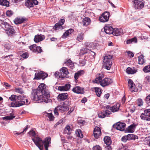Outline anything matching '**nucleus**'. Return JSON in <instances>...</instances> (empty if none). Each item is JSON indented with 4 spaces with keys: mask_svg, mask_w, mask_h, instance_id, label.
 <instances>
[{
    "mask_svg": "<svg viewBox=\"0 0 150 150\" xmlns=\"http://www.w3.org/2000/svg\"><path fill=\"white\" fill-rule=\"evenodd\" d=\"M31 98L33 100L40 101V102H44L46 103L51 101L50 94L46 89V86L43 83H41L36 89L33 91Z\"/></svg>",
    "mask_w": 150,
    "mask_h": 150,
    "instance_id": "f257e3e1",
    "label": "nucleus"
},
{
    "mask_svg": "<svg viewBox=\"0 0 150 150\" xmlns=\"http://www.w3.org/2000/svg\"><path fill=\"white\" fill-rule=\"evenodd\" d=\"M32 140L40 150H43V145L44 146L45 150H48V148L49 146V144L51 143L50 137H47L43 141L42 140L41 138L38 137L32 138Z\"/></svg>",
    "mask_w": 150,
    "mask_h": 150,
    "instance_id": "f03ea898",
    "label": "nucleus"
},
{
    "mask_svg": "<svg viewBox=\"0 0 150 150\" xmlns=\"http://www.w3.org/2000/svg\"><path fill=\"white\" fill-rule=\"evenodd\" d=\"M103 77V74L102 73L100 74L95 79V82L100 83L103 87L108 86L112 82V81L111 79L105 78L103 80L102 79Z\"/></svg>",
    "mask_w": 150,
    "mask_h": 150,
    "instance_id": "7ed1b4c3",
    "label": "nucleus"
},
{
    "mask_svg": "<svg viewBox=\"0 0 150 150\" xmlns=\"http://www.w3.org/2000/svg\"><path fill=\"white\" fill-rule=\"evenodd\" d=\"M0 25L1 28L7 31V33L9 35H12L15 33V30L13 27L4 21L1 20L0 21Z\"/></svg>",
    "mask_w": 150,
    "mask_h": 150,
    "instance_id": "20e7f679",
    "label": "nucleus"
},
{
    "mask_svg": "<svg viewBox=\"0 0 150 150\" xmlns=\"http://www.w3.org/2000/svg\"><path fill=\"white\" fill-rule=\"evenodd\" d=\"M112 56L109 55L104 57L103 67L107 70L110 69L112 64Z\"/></svg>",
    "mask_w": 150,
    "mask_h": 150,
    "instance_id": "39448f33",
    "label": "nucleus"
},
{
    "mask_svg": "<svg viewBox=\"0 0 150 150\" xmlns=\"http://www.w3.org/2000/svg\"><path fill=\"white\" fill-rule=\"evenodd\" d=\"M25 96L23 95L18 96H16V100L15 103H11V106L13 107H17L23 105L25 104L24 101Z\"/></svg>",
    "mask_w": 150,
    "mask_h": 150,
    "instance_id": "423d86ee",
    "label": "nucleus"
},
{
    "mask_svg": "<svg viewBox=\"0 0 150 150\" xmlns=\"http://www.w3.org/2000/svg\"><path fill=\"white\" fill-rule=\"evenodd\" d=\"M69 73L67 68L63 67L60 70V72L56 71L54 75L55 77L62 79L65 77Z\"/></svg>",
    "mask_w": 150,
    "mask_h": 150,
    "instance_id": "0eeeda50",
    "label": "nucleus"
},
{
    "mask_svg": "<svg viewBox=\"0 0 150 150\" xmlns=\"http://www.w3.org/2000/svg\"><path fill=\"white\" fill-rule=\"evenodd\" d=\"M140 117L143 120L150 121V109L145 110Z\"/></svg>",
    "mask_w": 150,
    "mask_h": 150,
    "instance_id": "6e6552de",
    "label": "nucleus"
},
{
    "mask_svg": "<svg viewBox=\"0 0 150 150\" xmlns=\"http://www.w3.org/2000/svg\"><path fill=\"white\" fill-rule=\"evenodd\" d=\"M133 4V6L135 9H141L144 7V3L138 0H132Z\"/></svg>",
    "mask_w": 150,
    "mask_h": 150,
    "instance_id": "1a4fd4ad",
    "label": "nucleus"
},
{
    "mask_svg": "<svg viewBox=\"0 0 150 150\" xmlns=\"http://www.w3.org/2000/svg\"><path fill=\"white\" fill-rule=\"evenodd\" d=\"M47 76L48 74H47L41 71L39 73H35L34 79L38 80L42 79L43 80L47 77Z\"/></svg>",
    "mask_w": 150,
    "mask_h": 150,
    "instance_id": "9d476101",
    "label": "nucleus"
},
{
    "mask_svg": "<svg viewBox=\"0 0 150 150\" xmlns=\"http://www.w3.org/2000/svg\"><path fill=\"white\" fill-rule=\"evenodd\" d=\"M109 13L105 12L103 13L99 17V20L100 22L104 23L108 21L109 19Z\"/></svg>",
    "mask_w": 150,
    "mask_h": 150,
    "instance_id": "9b49d317",
    "label": "nucleus"
},
{
    "mask_svg": "<svg viewBox=\"0 0 150 150\" xmlns=\"http://www.w3.org/2000/svg\"><path fill=\"white\" fill-rule=\"evenodd\" d=\"M65 20L63 19H62L59 21V22L56 23L54 26L53 28L55 30H57L63 29V27L62 26L64 23Z\"/></svg>",
    "mask_w": 150,
    "mask_h": 150,
    "instance_id": "f8f14e48",
    "label": "nucleus"
},
{
    "mask_svg": "<svg viewBox=\"0 0 150 150\" xmlns=\"http://www.w3.org/2000/svg\"><path fill=\"white\" fill-rule=\"evenodd\" d=\"M126 124L124 123L118 122L113 125V127L117 130L123 131L125 127Z\"/></svg>",
    "mask_w": 150,
    "mask_h": 150,
    "instance_id": "ddd939ff",
    "label": "nucleus"
},
{
    "mask_svg": "<svg viewBox=\"0 0 150 150\" xmlns=\"http://www.w3.org/2000/svg\"><path fill=\"white\" fill-rule=\"evenodd\" d=\"M38 2L37 0H27L25 3V5L28 7H32L34 5H37Z\"/></svg>",
    "mask_w": 150,
    "mask_h": 150,
    "instance_id": "4468645a",
    "label": "nucleus"
},
{
    "mask_svg": "<svg viewBox=\"0 0 150 150\" xmlns=\"http://www.w3.org/2000/svg\"><path fill=\"white\" fill-rule=\"evenodd\" d=\"M111 114V111L108 110H106L105 111L103 112H100L98 113V117L101 118H103L105 117L106 116H108L109 115Z\"/></svg>",
    "mask_w": 150,
    "mask_h": 150,
    "instance_id": "2eb2a0df",
    "label": "nucleus"
},
{
    "mask_svg": "<svg viewBox=\"0 0 150 150\" xmlns=\"http://www.w3.org/2000/svg\"><path fill=\"white\" fill-rule=\"evenodd\" d=\"M101 134L100 129L98 127H96L94 129L93 134L95 138L98 139Z\"/></svg>",
    "mask_w": 150,
    "mask_h": 150,
    "instance_id": "dca6fc26",
    "label": "nucleus"
},
{
    "mask_svg": "<svg viewBox=\"0 0 150 150\" xmlns=\"http://www.w3.org/2000/svg\"><path fill=\"white\" fill-rule=\"evenodd\" d=\"M128 82L129 90L131 92L135 91V85L132 80L131 79H129L128 80Z\"/></svg>",
    "mask_w": 150,
    "mask_h": 150,
    "instance_id": "f3484780",
    "label": "nucleus"
},
{
    "mask_svg": "<svg viewBox=\"0 0 150 150\" xmlns=\"http://www.w3.org/2000/svg\"><path fill=\"white\" fill-rule=\"evenodd\" d=\"M104 30L107 34L110 35L112 34L113 28L112 27L108 25L104 27Z\"/></svg>",
    "mask_w": 150,
    "mask_h": 150,
    "instance_id": "a211bd4d",
    "label": "nucleus"
},
{
    "mask_svg": "<svg viewBox=\"0 0 150 150\" xmlns=\"http://www.w3.org/2000/svg\"><path fill=\"white\" fill-rule=\"evenodd\" d=\"M123 33V30L121 28H115L113 29L112 34L113 35L117 36L120 35Z\"/></svg>",
    "mask_w": 150,
    "mask_h": 150,
    "instance_id": "6ab92c4d",
    "label": "nucleus"
},
{
    "mask_svg": "<svg viewBox=\"0 0 150 150\" xmlns=\"http://www.w3.org/2000/svg\"><path fill=\"white\" fill-rule=\"evenodd\" d=\"M71 85L69 84H67L64 86H59L58 87V90L60 91H67L70 88Z\"/></svg>",
    "mask_w": 150,
    "mask_h": 150,
    "instance_id": "aec40b11",
    "label": "nucleus"
},
{
    "mask_svg": "<svg viewBox=\"0 0 150 150\" xmlns=\"http://www.w3.org/2000/svg\"><path fill=\"white\" fill-rule=\"evenodd\" d=\"M45 38L43 35H37L35 36L34 41L36 42H38L43 40Z\"/></svg>",
    "mask_w": 150,
    "mask_h": 150,
    "instance_id": "412c9836",
    "label": "nucleus"
},
{
    "mask_svg": "<svg viewBox=\"0 0 150 150\" xmlns=\"http://www.w3.org/2000/svg\"><path fill=\"white\" fill-rule=\"evenodd\" d=\"M27 20L26 18H16L14 20V22L16 24H20L25 21Z\"/></svg>",
    "mask_w": 150,
    "mask_h": 150,
    "instance_id": "4be33fe9",
    "label": "nucleus"
},
{
    "mask_svg": "<svg viewBox=\"0 0 150 150\" xmlns=\"http://www.w3.org/2000/svg\"><path fill=\"white\" fill-rule=\"evenodd\" d=\"M120 106V105L119 103H117L111 107L110 110L113 112H117L119 109Z\"/></svg>",
    "mask_w": 150,
    "mask_h": 150,
    "instance_id": "5701e85b",
    "label": "nucleus"
},
{
    "mask_svg": "<svg viewBox=\"0 0 150 150\" xmlns=\"http://www.w3.org/2000/svg\"><path fill=\"white\" fill-rule=\"evenodd\" d=\"M72 91L74 93L79 94L82 93L83 92V89L78 86L74 87L72 89Z\"/></svg>",
    "mask_w": 150,
    "mask_h": 150,
    "instance_id": "b1692460",
    "label": "nucleus"
},
{
    "mask_svg": "<svg viewBox=\"0 0 150 150\" xmlns=\"http://www.w3.org/2000/svg\"><path fill=\"white\" fill-rule=\"evenodd\" d=\"M67 98V93H61L59 94L58 96V99L60 101L64 100Z\"/></svg>",
    "mask_w": 150,
    "mask_h": 150,
    "instance_id": "393cba45",
    "label": "nucleus"
},
{
    "mask_svg": "<svg viewBox=\"0 0 150 150\" xmlns=\"http://www.w3.org/2000/svg\"><path fill=\"white\" fill-rule=\"evenodd\" d=\"M57 110L62 113L67 110L68 109V107L65 105H59L57 107Z\"/></svg>",
    "mask_w": 150,
    "mask_h": 150,
    "instance_id": "a878e982",
    "label": "nucleus"
},
{
    "mask_svg": "<svg viewBox=\"0 0 150 150\" xmlns=\"http://www.w3.org/2000/svg\"><path fill=\"white\" fill-rule=\"evenodd\" d=\"M91 22L90 19L88 17H85L82 20V23L83 26H87L89 25Z\"/></svg>",
    "mask_w": 150,
    "mask_h": 150,
    "instance_id": "bb28decb",
    "label": "nucleus"
},
{
    "mask_svg": "<svg viewBox=\"0 0 150 150\" xmlns=\"http://www.w3.org/2000/svg\"><path fill=\"white\" fill-rule=\"evenodd\" d=\"M137 69L134 68H131L129 67H128L126 69V72L129 74H134L137 71Z\"/></svg>",
    "mask_w": 150,
    "mask_h": 150,
    "instance_id": "cd10ccee",
    "label": "nucleus"
},
{
    "mask_svg": "<svg viewBox=\"0 0 150 150\" xmlns=\"http://www.w3.org/2000/svg\"><path fill=\"white\" fill-rule=\"evenodd\" d=\"M135 128V125L134 124H132L126 128V131L128 132L132 133L134 131Z\"/></svg>",
    "mask_w": 150,
    "mask_h": 150,
    "instance_id": "c85d7f7f",
    "label": "nucleus"
},
{
    "mask_svg": "<svg viewBox=\"0 0 150 150\" xmlns=\"http://www.w3.org/2000/svg\"><path fill=\"white\" fill-rule=\"evenodd\" d=\"M74 31V30L73 29L71 28L69 29L64 33L62 35V38H66L67 36H68L72 33Z\"/></svg>",
    "mask_w": 150,
    "mask_h": 150,
    "instance_id": "c756f323",
    "label": "nucleus"
},
{
    "mask_svg": "<svg viewBox=\"0 0 150 150\" xmlns=\"http://www.w3.org/2000/svg\"><path fill=\"white\" fill-rule=\"evenodd\" d=\"M146 62V60L144 59V56L141 54L138 57V63L139 64L142 65Z\"/></svg>",
    "mask_w": 150,
    "mask_h": 150,
    "instance_id": "7c9ffc66",
    "label": "nucleus"
},
{
    "mask_svg": "<svg viewBox=\"0 0 150 150\" xmlns=\"http://www.w3.org/2000/svg\"><path fill=\"white\" fill-rule=\"evenodd\" d=\"M104 141L106 145H110L111 144V141L110 138L109 137H105L104 138Z\"/></svg>",
    "mask_w": 150,
    "mask_h": 150,
    "instance_id": "2f4dec72",
    "label": "nucleus"
},
{
    "mask_svg": "<svg viewBox=\"0 0 150 150\" xmlns=\"http://www.w3.org/2000/svg\"><path fill=\"white\" fill-rule=\"evenodd\" d=\"M64 64H66L69 67H70L71 69H73L74 68V64L71 61L70 59H69L66 62H65Z\"/></svg>",
    "mask_w": 150,
    "mask_h": 150,
    "instance_id": "473e14b6",
    "label": "nucleus"
},
{
    "mask_svg": "<svg viewBox=\"0 0 150 150\" xmlns=\"http://www.w3.org/2000/svg\"><path fill=\"white\" fill-rule=\"evenodd\" d=\"M127 136L128 140H135V139H137L138 138L137 136L132 134H129L127 135Z\"/></svg>",
    "mask_w": 150,
    "mask_h": 150,
    "instance_id": "72a5a7b5",
    "label": "nucleus"
},
{
    "mask_svg": "<svg viewBox=\"0 0 150 150\" xmlns=\"http://www.w3.org/2000/svg\"><path fill=\"white\" fill-rule=\"evenodd\" d=\"M83 38L84 34L82 33H81L78 35L76 40L78 41L81 42L83 40Z\"/></svg>",
    "mask_w": 150,
    "mask_h": 150,
    "instance_id": "f704fd0d",
    "label": "nucleus"
},
{
    "mask_svg": "<svg viewBox=\"0 0 150 150\" xmlns=\"http://www.w3.org/2000/svg\"><path fill=\"white\" fill-rule=\"evenodd\" d=\"M94 88L97 96L98 97H100L102 93L101 89L98 87H95Z\"/></svg>",
    "mask_w": 150,
    "mask_h": 150,
    "instance_id": "c9c22d12",
    "label": "nucleus"
},
{
    "mask_svg": "<svg viewBox=\"0 0 150 150\" xmlns=\"http://www.w3.org/2000/svg\"><path fill=\"white\" fill-rule=\"evenodd\" d=\"M0 5L6 6H8L9 3L6 0H0Z\"/></svg>",
    "mask_w": 150,
    "mask_h": 150,
    "instance_id": "e433bc0d",
    "label": "nucleus"
},
{
    "mask_svg": "<svg viewBox=\"0 0 150 150\" xmlns=\"http://www.w3.org/2000/svg\"><path fill=\"white\" fill-rule=\"evenodd\" d=\"M91 49L88 48H84L81 50V53L82 54H84L86 53H88L90 52V50Z\"/></svg>",
    "mask_w": 150,
    "mask_h": 150,
    "instance_id": "4c0bfd02",
    "label": "nucleus"
},
{
    "mask_svg": "<svg viewBox=\"0 0 150 150\" xmlns=\"http://www.w3.org/2000/svg\"><path fill=\"white\" fill-rule=\"evenodd\" d=\"M137 38L134 37L132 39L127 40L126 41V43L127 44H129L131 43L132 42L137 43Z\"/></svg>",
    "mask_w": 150,
    "mask_h": 150,
    "instance_id": "58836bf2",
    "label": "nucleus"
},
{
    "mask_svg": "<svg viewBox=\"0 0 150 150\" xmlns=\"http://www.w3.org/2000/svg\"><path fill=\"white\" fill-rule=\"evenodd\" d=\"M15 117V116L12 115V114H10V115L3 117L2 119L3 120H11Z\"/></svg>",
    "mask_w": 150,
    "mask_h": 150,
    "instance_id": "ea45409f",
    "label": "nucleus"
},
{
    "mask_svg": "<svg viewBox=\"0 0 150 150\" xmlns=\"http://www.w3.org/2000/svg\"><path fill=\"white\" fill-rule=\"evenodd\" d=\"M83 72L84 71L83 70H81L75 73L74 76L75 80L77 79L79 76H80Z\"/></svg>",
    "mask_w": 150,
    "mask_h": 150,
    "instance_id": "a19ab883",
    "label": "nucleus"
},
{
    "mask_svg": "<svg viewBox=\"0 0 150 150\" xmlns=\"http://www.w3.org/2000/svg\"><path fill=\"white\" fill-rule=\"evenodd\" d=\"M46 116L48 117L50 121H52L53 120L54 118V117L52 113H46Z\"/></svg>",
    "mask_w": 150,
    "mask_h": 150,
    "instance_id": "79ce46f5",
    "label": "nucleus"
},
{
    "mask_svg": "<svg viewBox=\"0 0 150 150\" xmlns=\"http://www.w3.org/2000/svg\"><path fill=\"white\" fill-rule=\"evenodd\" d=\"M143 71L145 73L150 72V65L145 66L143 69Z\"/></svg>",
    "mask_w": 150,
    "mask_h": 150,
    "instance_id": "37998d69",
    "label": "nucleus"
},
{
    "mask_svg": "<svg viewBox=\"0 0 150 150\" xmlns=\"http://www.w3.org/2000/svg\"><path fill=\"white\" fill-rule=\"evenodd\" d=\"M4 48L6 50L8 51L11 49V45L9 43L5 44L4 45Z\"/></svg>",
    "mask_w": 150,
    "mask_h": 150,
    "instance_id": "c03bdc74",
    "label": "nucleus"
},
{
    "mask_svg": "<svg viewBox=\"0 0 150 150\" xmlns=\"http://www.w3.org/2000/svg\"><path fill=\"white\" fill-rule=\"evenodd\" d=\"M35 52H34L38 53L41 52H42V49L39 46L36 47V48L35 49Z\"/></svg>",
    "mask_w": 150,
    "mask_h": 150,
    "instance_id": "a18cd8bd",
    "label": "nucleus"
},
{
    "mask_svg": "<svg viewBox=\"0 0 150 150\" xmlns=\"http://www.w3.org/2000/svg\"><path fill=\"white\" fill-rule=\"evenodd\" d=\"M71 129L69 125L67 126L65 128L64 131V132H66V133L68 134H70L69 132L70 131Z\"/></svg>",
    "mask_w": 150,
    "mask_h": 150,
    "instance_id": "49530a36",
    "label": "nucleus"
},
{
    "mask_svg": "<svg viewBox=\"0 0 150 150\" xmlns=\"http://www.w3.org/2000/svg\"><path fill=\"white\" fill-rule=\"evenodd\" d=\"M145 100L149 105H150V94L146 97Z\"/></svg>",
    "mask_w": 150,
    "mask_h": 150,
    "instance_id": "de8ad7c7",
    "label": "nucleus"
},
{
    "mask_svg": "<svg viewBox=\"0 0 150 150\" xmlns=\"http://www.w3.org/2000/svg\"><path fill=\"white\" fill-rule=\"evenodd\" d=\"M86 48H88L90 49H91L92 47V44L89 42H86L85 43Z\"/></svg>",
    "mask_w": 150,
    "mask_h": 150,
    "instance_id": "09e8293b",
    "label": "nucleus"
},
{
    "mask_svg": "<svg viewBox=\"0 0 150 150\" xmlns=\"http://www.w3.org/2000/svg\"><path fill=\"white\" fill-rule=\"evenodd\" d=\"M17 96L14 95H12L9 98L10 100L12 101L16 100Z\"/></svg>",
    "mask_w": 150,
    "mask_h": 150,
    "instance_id": "8fccbe9b",
    "label": "nucleus"
},
{
    "mask_svg": "<svg viewBox=\"0 0 150 150\" xmlns=\"http://www.w3.org/2000/svg\"><path fill=\"white\" fill-rule=\"evenodd\" d=\"M143 102L141 99H139L137 100V104L138 106H140L143 105Z\"/></svg>",
    "mask_w": 150,
    "mask_h": 150,
    "instance_id": "3c124183",
    "label": "nucleus"
},
{
    "mask_svg": "<svg viewBox=\"0 0 150 150\" xmlns=\"http://www.w3.org/2000/svg\"><path fill=\"white\" fill-rule=\"evenodd\" d=\"M36 45H33L29 47V48L30 50L33 52H35V49L36 48Z\"/></svg>",
    "mask_w": 150,
    "mask_h": 150,
    "instance_id": "603ef678",
    "label": "nucleus"
},
{
    "mask_svg": "<svg viewBox=\"0 0 150 150\" xmlns=\"http://www.w3.org/2000/svg\"><path fill=\"white\" fill-rule=\"evenodd\" d=\"M28 52H25L21 55V57L24 59L27 58L28 57Z\"/></svg>",
    "mask_w": 150,
    "mask_h": 150,
    "instance_id": "864d4df0",
    "label": "nucleus"
},
{
    "mask_svg": "<svg viewBox=\"0 0 150 150\" xmlns=\"http://www.w3.org/2000/svg\"><path fill=\"white\" fill-rule=\"evenodd\" d=\"M28 134L31 136L35 137L36 134L35 131L33 130H30L28 132Z\"/></svg>",
    "mask_w": 150,
    "mask_h": 150,
    "instance_id": "5fc2aeb1",
    "label": "nucleus"
},
{
    "mask_svg": "<svg viewBox=\"0 0 150 150\" xmlns=\"http://www.w3.org/2000/svg\"><path fill=\"white\" fill-rule=\"evenodd\" d=\"M76 132L78 133L77 136L79 137L82 138L83 137V135L81 131L80 130H77Z\"/></svg>",
    "mask_w": 150,
    "mask_h": 150,
    "instance_id": "6e6d98bb",
    "label": "nucleus"
},
{
    "mask_svg": "<svg viewBox=\"0 0 150 150\" xmlns=\"http://www.w3.org/2000/svg\"><path fill=\"white\" fill-rule=\"evenodd\" d=\"M79 63L80 66H83L86 64V60L84 59L80 60L79 61Z\"/></svg>",
    "mask_w": 150,
    "mask_h": 150,
    "instance_id": "4d7b16f0",
    "label": "nucleus"
},
{
    "mask_svg": "<svg viewBox=\"0 0 150 150\" xmlns=\"http://www.w3.org/2000/svg\"><path fill=\"white\" fill-rule=\"evenodd\" d=\"M77 121L79 123L81 124H84L85 122V121L84 120L81 119L80 118H78Z\"/></svg>",
    "mask_w": 150,
    "mask_h": 150,
    "instance_id": "13d9d810",
    "label": "nucleus"
},
{
    "mask_svg": "<svg viewBox=\"0 0 150 150\" xmlns=\"http://www.w3.org/2000/svg\"><path fill=\"white\" fill-rule=\"evenodd\" d=\"M13 12L11 11H6V14L8 16L10 17L13 15Z\"/></svg>",
    "mask_w": 150,
    "mask_h": 150,
    "instance_id": "bf43d9fd",
    "label": "nucleus"
},
{
    "mask_svg": "<svg viewBox=\"0 0 150 150\" xmlns=\"http://www.w3.org/2000/svg\"><path fill=\"white\" fill-rule=\"evenodd\" d=\"M127 53L129 57L131 58L134 56V54L132 52L130 51H128L127 52Z\"/></svg>",
    "mask_w": 150,
    "mask_h": 150,
    "instance_id": "052dcab7",
    "label": "nucleus"
},
{
    "mask_svg": "<svg viewBox=\"0 0 150 150\" xmlns=\"http://www.w3.org/2000/svg\"><path fill=\"white\" fill-rule=\"evenodd\" d=\"M93 150H101V148L98 145H97L93 147Z\"/></svg>",
    "mask_w": 150,
    "mask_h": 150,
    "instance_id": "680f3d73",
    "label": "nucleus"
},
{
    "mask_svg": "<svg viewBox=\"0 0 150 150\" xmlns=\"http://www.w3.org/2000/svg\"><path fill=\"white\" fill-rule=\"evenodd\" d=\"M127 140H128L127 135L123 137L121 139L122 141L124 142H126Z\"/></svg>",
    "mask_w": 150,
    "mask_h": 150,
    "instance_id": "e2e57ef3",
    "label": "nucleus"
},
{
    "mask_svg": "<svg viewBox=\"0 0 150 150\" xmlns=\"http://www.w3.org/2000/svg\"><path fill=\"white\" fill-rule=\"evenodd\" d=\"M146 139L147 141V143L150 146V137H147L146 138Z\"/></svg>",
    "mask_w": 150,
    "mask_h": 150,
    "instance_id": "0e129e2a",
    "label": "nucleus"
},
{
    "mask_svg": "<svg viewBox=\"0 0 150 150\" xmlns=\"http://www.w3.org/2000/svg\"><path fill=\"white\" fill-rule=\"evenodd\" d=\"M106 149L107 150H111L112 148L110 145H106V146H105Z\"/></svg>",
    "mask_w": 150,
    "mask_h": 150,
    "instance_id": "69168bd1",
    "label": "nucleus"
},
{
    "mask_svg": "<svg viewBox=\"0 0 150 150\" xmlns=\"http://www.w3.org/2000/svg\"><path fill=\"white\" fill-rule=\"evenodd\" d=\"M16 91L17 92L19 93H20L21 94H22L23 93V91L21 89H16Z\"/></svg>",
    "mask_w": 150,
    "mask_h": 150,
    "instance_id": "338daca9",
    "label": "nucleus"
},
{
    "mask_svg": "<svg viewBox=\"0 0 150 150\" xmlns=\"http://www.w3.org/2000/svg\"><path fill=\"white\" fill-rule=\"evenodd\" d=\"M58 111H58V110H57V108H55L54 110V113L55 115H59Z\"/></svg>",
    "mask_w": 150,
    "mask_h": 150,
    "instance_id": "774afa93",
    "label": "nucleus"
}]
</instances>
